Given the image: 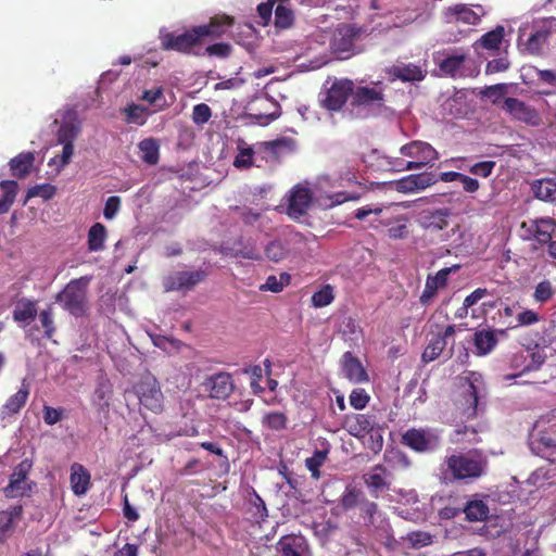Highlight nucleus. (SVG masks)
<instances>
[{
    "instance_id": "1",
    "label": "nucleus",
    "mask_w": 556,
    "mask_h": 556,
    "mask_svg": "<svg viewBox=\"0 0 556 556\" xmlns=\"http://www.w3.org/2000/svg\"><path fill=\"white\" fill-rule=\"evenodd\" d=\"M554 33H556V17L533 20L519 28L518 48L523 54L542 55Z\"/></svg>"
},
{
    "instance_id": "2",
    "label": "nucleus",
    "mask_w": 556,
    "mask_h": 556,
    "mask_svg": "<svg viewBox=\"0 0 556 556\" xmlns=\"http://www.w3.org/2000/svg\"><path fill=\"white\" fill-rule=\"evenodd\" d=\"M445 465L454 480H476L486 473L489 462L481 451L471 450L446 457Z\"/></svg>"
},
{
    "instance_id": "3",
    "label": "nucleus",
    "mask_w": 556,
    "mask_h": 556,
    "mask_svg": "<svg viewBox=\"0 0 556 556\" xmlns=\"http://www.w3.org/2000/svg\"><path fill=\"white\" fill-rule=\"evenodd\" d=\"M91 279V276L72 279L66 283L63 290L55 295V301L62 308L76 318L83 317L88 313L89 303L87 294Z\"/></svg>"
},
{
    "instance_id": "4",
    "label": "nucleus",
    "mask_w": 556,
    "mask_h": 556,
    "mask_svg": "<svg viewBox=\"0 0 556 556\" xmlns=\"http://www.w3.org/2000/svg\"><path fill=\"white\" fill-rule=\"evenodd\" d=\"M161 48L165 51H176L182 54L202 56V46L198 26H193L181 34L166 33L160 37Z\"/></svg>"
},
{
    "instance_id": "5",
    "label": "nucleus",
    "mask_w": 556,
    "mask_h": 556,
    "mask_svg": "<svg viewBox=\"0 0 556 556\" xmlns=\"http://www.w3.org/2000/svg\"><path fill=\"white\" fill-rule=\"evenodd\" d=\"M135 393L139 399L140 405L159 414L164 409V394L161 390V384L157 379L150 372L140 377L139 381L134 387Z\"/></svg>"
},
{
    "instance_id": "6",
    "label": "nucleus",
    "mask_w": 556,
    "mask_h": 556,
    "mask_svg": "<svg viewBox=\"0 0 556 556\" xmlns=\"http://www.w3.org/2000/svg\"><path fill=\"white\" fill-rule=\"evenodd\" d=\"M354 93V81L349 78H334L329 88L319 93L321 108L330 112H339Z\"/></svg>"
},
{
    "instance_id": "7",
    "label": "nucleus",
    "mask_w": 556,
    "mask_h": 556,
    "mask_svg": "<svg viewBox=\"0 0 556 556\" xmlns=\"http://www.w3.org/2000/svg\"><path fill=\"white\" fill-rule=\"evenodd\" d=\"M402 444L417 453H426L438 450L441 446L440 435L424 428H410L402 434Z\"/></svg>"
},
{
    "instance_id": "8",
    "label": "nucleus",
    "mask_w": 556,
    "mask_h": 556,
    "mask_svg": "<svg viewBox=\"0 0 556 556\" xmlns=\"http://www.w3.org/2000/svg\"><path fill=\"white\" fill-rule=\"evenodd\" d=\"M206 269L178 270L170 273L163 279L164 290L188 292L207 278Z\"/></svg>"
},
{
    "instance_id": "9",
    "label": "nucleus",
    "mask_w": 556,
    "mask_h": 556,
    "mask_svg": "<svg viewBox=\"0 0 556 556\" xmlns=\"http://www.w3.org/2000/svg\"><path fill=\"white\" fill-rule=\"evenodd\" d=\"M520 228L526 232V239L535 241L539 247H545L554 238L556 220L553 217H536L522 222Z\"/></svg>"
},
{
    "instance_id": "10",
    "label": "nucleus",
    "mask_w": 556,
    "mask_h": 556,
    "mask_svg": "<svg viewBox=\"0 0 556 556\" xmlns=\"http://www.w3.org/2000/svg\"><path fill=\"white\" fill-rule=\"evenodd\" d=\"M399 204H392L390 206H371L366 205L363 207H359L355 211V218L359 220H364L367 216L374 214L375 217L370 222V227L378 230L381 227H390L395 222H404L405 215L404 214H395L392 210L393 206H397Z\"/></svg>"
},
{
    "instance_id": "11",
    "label": "nucleus",
    "mask_w": 556,
    "mask_h": 556,
    "mask_svg": "<svg viewBox=\"0 0 556 556\" xmlns=\"http://www.w3.org/2000/svg\"><path fill=\"white\" fill-rule=\"evenodd\" d=\"M386 96L381 84L375 86H354L351 104L354 108L381 109L384 106Z\"/></svg>"
},
{
    "instance_id": "12",
    "label": "nucleus",
    "mask_w": 556,
    "mask_h": 556,
    "mask_svg": "<svg viewBox=\"0 0 556 556\" xmlns=\"http://www.w3.org/2000/svg\"><path fill=\"white\" fill-rule=\"evenodd\" d=\"M451 216L448 207L426 208L418 214L417 223L425 230L438 232L448 227Z\"/></svg>"
},
{
    "instance_id": "13",
    "label": "nucleus",
    "mask_w": 556,
    "mask_h": 556,
    "mask_svg": "<svg viewBox=\"0 0 556 556\" xmlns=\"http://www.w3.org/2000/svg\"><path fill=\"white\" fill-rule=\"evenodd\" d=\"M458 269L459 265H454L452 267H444L440 269L434 276L428 275L425 289L419 296L420 304L425 306L429 305L437 295L438 291L444 289L447 286L450 274L453 271L455 273Z\"/></svg>"
},
{
    "instance_id": "14",
    "label": "nucleus",
    "mask_w": 556,
    "mask_h": 556,
    "mask_svg": "<svg viewBox=\"0 0 556 556\" xmlns=\"http://www.w3.org/2000/svg\"><path fill=\"white\" fill-rule=\"evenodd\" d=\"M260 149L265 154L267 162L280 163L287 155L295 150V142L291 138L282 137L271 141L260 143Z\"/></svg>"
},
{
    "instance_id": "15",
    "label": "nucleus",
    "mask_w": 556,
    "mask_h": 556,
    "mask_svg": "<svg viewBox=\"0 0 556 556\" xmlns=\"http://www.w3.org/2000/svg\"><path fill=\"white\" fill-rule=\"evenodd\" d=\"M203 388L208 392V396L217 400H226L233 391L232 377L228 372H218L207 377L203 382Z\"/></svg>"
},
{
    "instance_id": "16",
    "label": "nucleus",
    "mask_w": 556,
    "mask_h": 556,
    "mask_svg": "<svg viewBox=\"0 0 556 556\" xmlns=\"http://www.w3.org/2000/svg\"><path fill=\"white\" fill-rule=\"evenodd\" d=\"M276 556H308L309 546L300 534L282 535L275 545Z\"/></svg>"
},
{
    "instance_id": "17",
    "label": "nucleus",
    "mask_w": 556,
    "mask_h": 556,
    "mask_svg": "<svg viewBox=\"0 0 556 556\" xmlns=\"http://www.w3.org/2000/svg\"><path fill=\"white\" fill-rule=\"evenodd\" d=\"M455 326L448 325L442 331L434 334L421 354V361L425 364L435 361L447 346L448 340L455 334Z\"/></svg>"
},
{
    "instance_id": "18",
    "label": "nucleus",
    "mask_w": 556,
    "mask_h": 556,
    "mask_svg": "<svg viewBox=\"0 0 556 556\" xmlns=\"http://www.w3.org/2000/svg\"><path fill=\"white\" fill-rule=\"evenodd\" d=\"M235 24V18L227 14H216L210 18L208 23L198 25L202 41L205 39L214 40L223 37Z\"/></svg>"
},
{
    "instance_id": "19",
    "label": "nucleus",
    "mask_w": 556,
    "mask_h": 556,
    "mask_svg": "<svg viewBox=\"0 0 556 556\" xmlns=\"http://www.w3.org/2000/svg\"><path fill=\"white\" fill-rule=\"evenodd\" d=\"M437 178L431 173L412 174L392 182L393 188L401 193H413L434 185Z\"/></svg>"
},
{
    "instance_id": "20",
    "label": "nucleus",
    "mask_w": 556,
    "mask_h": 556,
    "mask_svg": "<svg viewBox=\"0 0 556 556\" xmlns=\"http://www.w3.org/2000/svg\"><path fill=\"white\" fill-rule=\"evenodd\" d=\"M29 468L30 465L26 462H22L14 468L10 482L4 489L7 497H20L28 494L30 486L27 485L26 479Z\"/></svg>"
},
{
    "instance_id": "21",
    "label": "nucleus",
    "mask_w": 556,
    "mask_h": 556,
    "mask_svg": "<svg viewBox=\"0 0 556 556\" xmlns=\"http://www.w3.org/2000/svg\"><path fill=\"white\" fill-rule=\"evenodd\" d=\"M390 471L383 465L378 464L369 472L365 473L363 479L371 495L378 498L380 492L390 489Z\"/></svg>"
},
{
    "instance_id": "22",
    "label": "nucleus",
    "mask_w": 556,
    "mask_h": 556,
    "mask_svg": "<svg viewBox=\"0 0 556 556\" xmlns=\"http://www.w3.org/2000/svg\"><path fill=\"white\" fill-rule=\"evenodd\" d=\"M479 12L473 11L467 4H455L446 9L445 15L447 22H462L468 25H478L481 16L484 15V10L481 4H475Z\"/></svg>"
},
{
    "instance_id": "23",
    "label": "nucleus",
    "mask_w": 556,
    "mask_h": 556,
    "mask_svg": "<svg viewBox=\"0 0 556 556\" xmlns=\"http://www.w3.org/2000/svg\"><path fill=\"white\" fill-rule=\"evenodd\" d=\"M532 195L546 203H556V176H545L530 181Z\"/></svg>"
},
{
    "instance_id": "24",
    "label": "nucleus",
    "mask_w": 556,
    "mask_h": 556,
    "mask_svg": "<svg viewBox=\"0 0 556 556\" xmlns=\"http://www.w3.org/2000/svg\"><path fill=\"white\" fill-rule=\"evenodd\" d=\"M312 203V192L308 188L296 186L290 195L288 214L292 218H299L306 214Z\"/></svg>"
},
{
    "instance_id": "25",
    "label": "nucleus",
    "mask_w": 556,
    "mask_h": 556,
    "mask_svg": "<svg viewBox=\"0 0 556 556\" xmlns=\"http://www.w3.org/2000/svg\"><path fill=\"white\" fill-rule=\"evenodd\" d=\"M342 370L351 382L365 383L369 381V376L357 357L348 351L342 356Z\"/></svg>"
},
{
    "instance_id": "26",
    "label": "nucleus",
    "mask_w": 556,
    "mask_h": 556,
    "mask_svg": "<svg viewBox=\"0 0 556 556\" xmlns=\"http://www.w3.org/2000/svg\"><path fill=\"white\" fill-rule=\"evenodd\" d=\"M387 73L393 80L399 79L403 83L421 81L426 77V71L413 63L395 64L389 67Z\"/></svg>"
},
{
    "instance_id": "27",
    "label": "nucleus",
    "mask_w": 556,
    "mask_h": 556,
    "mask_svg": "<svg viewBox=\"0 0 556 556\" xmlns=\"http://www.w3.org/2000/svg\"><path fill=\"white\" fill-rule=\"evenodd\" d=\"M503 109L514 118L528 124H534L538 118L536 111L517 98H506Z\"/></svg>"
},
{
    "instance_id": "28",
    "label": "nucleus",
    "mask_w": 556,
    "mask_h": 556,
    "mask_svg": "<svg viewBox=\"0 0 556 556\" xmlns=\"http://www.w3.org/2000/svg\"><path fill=\"white\" fill-rule=\"evenodd\" d=\"M401 154L414 160L430 163L438 159L437 151L424 141H412L401 148Z\"/></svg>"
},
{
    "instance_id": "29",
    "label": "nucleus",
    "mask_w": 556,
    "mask_h": 556,
    "mask_svg": "<svg viewBox=\"0 0 556 556\" xmlns=\"http://www.w3.org/2000/svg\"><path fill=\"white\" fill-rule=\"evenodd\" d=\"M466 60L467 53L454 52L451 54H445V56L438 62V66L440 72L445 76L451 78L463 77L464 74L462 68Z\"/></svg>"
},
{
    "instance_id": "30",
    "label": "nucleus",
    "mask_w": 556,
    "mask_h": 556,
    "mask_svg": "<svg viewBox=\"0 0 556 556\" xmlns=\"http://www.w3.org/2000/svg\"><path fill=\"white\" fill-rule=\"evenodd\" d=\"M70 482L75 495H84L90 488V473L80 464H73L71 467Z\"/></svg>"
},
{
    "instance_id": "31",
    "label": "nucleus",
    "mask_w": 556,
    "mask_h": 556,
    "mask_svg": "<svg viewBox=\"0 0 556 556\" xmlns=\"http://www.w3.org/2000/svg\"><path fill=\"white\" fill-rule=\"evenodd\" d=\"M22 514L23 507L21 505L11 506L0 511V542H3L10 535L15 523L20 521Z\"/></svg>"
},
{
    "instance_id": "32",
    "label": "nucleus",
    "mask_w": 556,
    "mask_h": 556,
    "mask_svg": "<svg viewBox=\"0 0 556 556\" xmlns=\"http://www.w3.org/2000/svg\"><path fill=\"white\" fill-rule=\"evenodd\" d=\"M30 393L29 384L23 380L21 388L14 394H12L2 407V412L5 415L12 416L17 413L25 406L28 396Z\"/></svg>"
},
{
    "instance_id": "33",
    "label": "nucleus",
    "mask_w": 556,
    "mask_h": 556,
    "mask_svg": "<svg viewBox=\"0 0 556 556\" xmlns=\"http://www.w3.org/2000/svg\"><path fill=\"white\" fill-rule=\"evenodd\" d=\"M225 255L251 261H260L262 258L254 244L245 243L242 239L235 241L231 247H225Z\"/></svg>"
},
{
    "instance_id": "34",
    "label": "nucleus",
    "mask_w": 556,
    "mask_h": 556,
    "mask_svg": "<svg viewBox=\"0 0 556 556\" xmlns=\"http://www.w3.org/2000/svg\"><path fill=\"white\" fill-rule=\"evenodd\" d=\"M37 302L35 300L22 298L17 301L12 316L15 323H30L37 316Z\"/></svg>"
},
{
    "instance_id": "35",
    "label": "nucleus",
    "mask_w": 556,
    "mask_h": 556,
    "mask_svg": "<svg viewBox=\"0 0 556 556\" xmlns=\"http://www.w3.org/2000/svg\"><path fill=\"white\" fill-rule=\"evenodd\" d=\"M35 162V154L33 152H23L10 161V169L12 175L22 179L25 178L31 170Z\"/></svg>"
},
{
    "instance_id": "36",
    "label": "nucleus",
    "mask_w": 556,
    "mask_h": 556,
    "mask_svg": "<svg viewBox=\"0 0 556 556\" xmlns=\"http://www.w3.org/2000/svg\"><path fill=\"white\" fill-rule=\"evenodd\" d=\"M468 388L463 393V415L466 418H473L478 413L479 405V389L478 387L469 379H467Z\"/></svg>"
},
{
    "instance_id": "37",
    "label": "nucleus",
    "mask_w": 556,
    "mask_h": 556,
    "mask_svg": "<svg viewBox=\"0 0 556 556\" xmlns=\"http://www.w3.org/2000/svg\"><path fill=\"white\" fill-rule=\"evenodd\" d=\"M466 520L470 522L484 521L490 513L489 506L482 500H473L463 507Z\"/></svg>"
},
{
    "instance_id": "38",
    "label": "nucleus",
    "mask_w": 556,
    "mask_h": 556,
    "mask_svg": "<svg viewBox=\"0 0 556 556\" xmlns=\"http://www.w3.org/2000/svg\"><path fill=\"white\" fill-rule=\"evenodd\" d=\"M473 342L477 354L486 355L495 348L497 338L492 330H480L475 333Z\"/></svg>"
},
{
    "instance_id": "39",
    "label": "nucleus",
    "mask_w": 556,
    "mask_h": 556,
    "mask_svg": "<svg viewBox=\"0 0 556 556\" xmlns=\"http://www.w3.org/2000/svg\"><path fill=\"white\" fill-rule=\"evenodd\" d=\"M108 237L106 228L101 223L93 224L88 231V250L91 252L102 251Z\"/></svg>"
},
{
    "instance_id": "40",
    "label": "nucleus",
    "mask_w": 556,
    "mask_h": 556,
    "mask_svg": "<svg viewBox=\"0 0 556 556\" xmlns=\"http://www.w3.org/2000/svg\"><path fill=\"white\" fill-rule=\"evenodd\" d=\"M291 282V275L283 271L280 273L279 276L276 275H269L265 282L262 283L258 287V290L262 292H273V293H279L281 292L286 287H288Z\"/></svg>"
},
{
    "instance_id": "41",
    "label": "nucleus",
    "mask_w": 556,
    "mask_h": 556,
    "mask_svg": "<svg viewBox=\"0 0 556 556\" xmlns=\"http://www.w3.org/2000/svg\"><path fill=\"white\" fill-rule=\"evenodd\" d=\"M359 36V29L346 26L340 38L334 39L332 47L337 52H350L353 50L354 41Z\"/></svg>"
},
{
    "instance_id": "42",
    "label": "nucleus",
    "mask_w": 556,
    "mask_h": 556,
    "mask_svg": "<svg viewBox=\"0 0 556 556\" xmlns=\"http://www.w3.org/2000/svg\"><path fill=\"white\" fill-rule=\"evenodd\" d=\"M139 150L142 153L141 160L149 164L155 165L160 159V146L153 138H147L139 142Z\"/></svg>"
},
{
    "instance_id": "43",
    "label": "nucleus",
    "mask_w": 556,
    "mask_h": 556,
    "mask_svg": "<svg viewBox=\"0 0 556 556\" xmlns=\"http://www.w3.org/2000/svg\"><path fill=\"white\" fill-rule=\"evenodd\" d=\"M504 35V26L497 25L494 29L482 35L480 46L485 50H498L502 46Z\"/></svg>"
},
{
    "instance_id": "44",
    "label": "nucleus",
    "mask_w": 556,
    "mask_h": 556,
    "mask_svg": "<svg viewBox=\"0 0 556 556\" xmlns=\"http://www.w3.org/2000/svg\"><path fill=\"white\" fill-rule=\"evenodd\" d=\"M238 154L235 157L233 166L237 168H250L253 165L254 150L244 140L237 143Z\"/></svg>"
},
{
    "instance_id": "45",
    "label": "nucleus",
    "mask_w": 556,
    "mask_h": 556,
    "mask_svg": "<svg viewBox=\"0 0 556 556\" xmlns=\"http://www.w3.org/2000/svg\"><path fill=\"white\" fill-rule=\"evenodd\" d=\"M555 294L556 288L548 279H544L535 286L532 296L536 303L545 304L551 301Z\"/></svg>"
},
{
    "instance_id": "46",
    "label": "nucleus",
    "mask_w": 556,
    "mask_h": 556,
    "mask_svg": "<svg viewBox=\"0 0 556 556\" xmlns=\"http://www.w3.org/2000/svg\"><path fill=\"white\" fill-rule=\"evenodd\" d=\"M529 351L520 350L514 354H511L509 358V367L516 370L515 374L510 375L509 378L519 377L525 372H529L528 365Z\"/></svg>"
},
{
    "instance_id": "47",
    "label": "nucleus",
    "mask_w": 556,
    "mask_h": 556,
    "mask_svg": "<svg viewBox=\"0 0 556 556\" xmlns=\"http://www.w3.org/2000/svg\"><path fill=\"white\" fill-rule=\"evenodd\" d=\"M233 48L228 42H215L206 47L202 46V56L207 55L218 59H227L232 54Z\"/></svg>"
},
{
    "instance_id": "48",
    "label": "nucleus",
    "mask_w": 556,
    "mask_h": 556,
    "mask_svg": "<svg viewBox=\"0 0 556 556\" xmlns=\"http://www.w3.org/2000/svg\"><path fill=\"white\" fill-rule=\"evenodd\" d=\"M293 11L283 4H278L275 9V26L280 29H287L293 25Z\"/></svg>"
},
{
    "instance_id": "49",
    "label": "nucleus",
    "mask_w": 556,
    "mask_h": 556,
    "mask_svg": "<svg viewBox=\"0 0 556 556\" xmlns=\"http://www.w3.org/2000/svg\"><path fill=\"white\" fill-rule=\"evenodd\" d=\"M288 418L281 412H271L263 416L262 424L270 430L279 431L287 428Z\"/></svg>"
},
{
    "instance_id": "50",
    "label": "nucleus",
    "mask_w": 556,
    "mask_h": 556,
    "mask_svg": "<svg viewBox=\"0 0 556 556\" xmlns=\"http://www.w3.org/2000/svg\"><path fill=\"white\" fill-rule=\"evenodd\" d=\"M125 121L128 124L143 125L147 119V111L143 106L131 103L123 110Z\"/></svg>"
},
{
    "instance_id": "51",
    "label": "nucleus",
    "mask_w": 556,
    "mask_h": 556,
    "mask_svg": "<svg viewBox=\"0 0 556 556\" xmlns=\"http://www.w3.org/2000/svg\"><path fill=\"white\" fill-rule=\"evenodd\" d=\"M111 394L112 388L110 382L105 379L99 381L94 390V402L100 406L102 410L109 408V400Z\"/></svg>"
},
{
    "instance_id": "52",
    "label": "nucleus",
    "mask_w": 556,
    "mask_h": 556,
    "mask_svg": "<svg viewBox=\"0 0 556 556\" xmlns=\"http://www.w3.org/2000/svg\"><path fill=\"white\" fill-rule=\"evenodd\" d=\"M39 321L41 327L45 330V337L47 339H52L55 333L56 327L54 324V313L52 305H49L47 308L42 309L39 315Z\"/></svg>"
},
{
    "instance_id": "53",
    "label": "nucleus",
    "mask_w": 556,
    "mask_h": 556,
    "mask_svg": "<svg viewBox=\"0 0 556 556\" xmlns=\"http://www.w3.org/2000/svg\"><path fill=\"white\" fill-rule=\"evenodd\" d=\"M326 458H327L326 451L316 450L311 457L305 459V466L311 471L312 477L314 479L320 478L319 468L324 465Z\"/></svg>"
},
{
    "instance_id": "54",
    "label": "nucleus",
    "mask_w": 556,
    "mask_h": 556,
    "mask_svg": "<svg viewBox=\"0 0 556 556\" xmlns=\"http://www.w3.org/2000/svg\"><path fill=\"white\" fill-rule=\"evenodd\" d=\"M333 300V288L330 285H325L321 289L314 292L312 295V304L315 307H325L331 304Z\"/></svg>"
},
{
    "instance_id": "55",
    "label": "nucleus",
    "mask_w": 556,
    "mask_h": 556,
    "mask_svg": "<svg viewBox=\"0 0 556 556\" xmlns=\"http://www.w3.org/2000/svg\"><path fill=\"white\" fill-rule=\"evenodd\" d=\"M56 193V188L50 184L36 185L27 190L25 202L31 198L52 199Z\"/></svg>"
},
{
    "instance_id": "56",
    "label": "nucleus",
    "mask_w": 556,
    "mask_h": 556,
    "mask_svg": "<svg viewBox=\"0 0 556 556\" xmlns=\"http://www.w3.org/2000/svg\"><path fill=\"white\" fill-rule=\"evenodd\" d=\"M376 427V420L374 416L361 414L357 415L355 425L352 426L355 432H353L355 435L358 434H367L371 431H374Z\"/></svg>"
},
{
    "instance_id": "57",
    "label": "nucleus",
    "mask_w": 556,
    "mask_h": 556,
    "mask_svg": "<svg viewBox=\"0 0 556 556\" xmlns=\"http://www.w3.org/2000/svg\"><path fill=\"white\" fill-rule=\"evenodd\" d=\"M266 256L273 262L283 260L288 254V249L280 240L270 241L265 248Z\"/></svg>"
},
{
    "instance_id": "58",
    "label": "nucleus",
    "mask_w": 556,
    "mask_h": 556,
    "mask_svg": "<svg viewBox=\"0 0 556 556\" xmlns=\"http://www.w3.org/2000/svg\"><path fill=\"white\" fill-rule=\"evenodd\" d=\"M79 134V127L72 123H64L58 130V142L59 143H71L74 142Z\"/></svg>"
},
{
    "instance_id": "59",
    "label": "nucleus",
    "mask_w": 556,
    "mask_h": 556,
    "mask_svg": "<svg viewBox=\"0 0 556 556\" xmlns=\"http://www.w3.org/2000/svg\"><path fill=\"white\" fill-rule=\"evenodd\" d=\"M363 493L356 489H346L341 498V506L344 510L353 509L361 505Z\"/></svg>"
},
{
    "instance_id": "60",
    "label": "nucleus",
    "mask_w": 556,
    "mask_h": 556,
    "mask_svg": "<svg viewBox=\"0 0 556 556\" xmlns=\"http://www.w3.org/2000/svg\"><path fill=\"white\" fill-rule=\"evenodd\" d=\"M407 540L413 548H421L431 545L433 536L426 531H413L407 534Z\"/></svg>"
},
{
    "instance_id": "61",
    "label": "nucleus",
    "mask_w": 556,
    "mask_h": 556,
    "mask_svg": "<svg viewBox=\"0 0 556 556\" xmlns=\"http://www.w3.org/2000/svg\"><path fill=\"white\" fill-rule=\"evenodd\" d=\"M408 217L405 215L404 222H395L388 227V237L393 240H403L409 236V227L407 225Z\"/></svg>"
},
{
    "instance_id": "62",
    "label": "nucleus",
    "mask_w": 556,
    "mask_h": 556,
    "mask_svg": "<svg viewBox=\"0 0 556 556\" xmlns=\"http://www.w3.org/2000/svg\"><path fill=\"white\" fill-rule=\"evenodd\" d=\"M212 116L211 108L205 103H199L193 106L192 121L197 125L206 124Z\"/></svg>"
},
{
    "instance_id": "63",
    "label": "nucleus",
    "mask_w": 556,
    "mask_h": 556,
    "mask_svg": "<svg viewBox=\"0 0 556 556\" xmlns=\"http://www.w3.org/2000/svg\"><path fill=\"white\" fill-rule=\"evenodd\" d=\"M359 509L361 516L366 519V523L372 525L374 517L378 510V505L375 502L367 500L366 497H362Z\"/></svg>"
},
{
    "instance_id": "64",
    "label": "nucleus",
    "mask_w": 556,
    "mask_h": 556,
    "mask_svg": "<svg viewBox=\"0 0 556 556\" xmlns=\"http://www.w3.org/2000/svg\"><path fill=\"white\" fill-rule=\"evenodd\" d=\"M370 397L364 389H354L350 394V404L355 409H363L368 404Z\"/></svg>"
}]
</instances>
